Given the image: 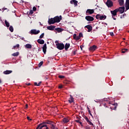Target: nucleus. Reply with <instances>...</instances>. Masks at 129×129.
Segmentation results:
<instances>
[{"label":"nucleus","mask_w":129,"mask_h":129,"mask_svg":"<svg viewBox=\"0 0 129 129\" xmlns=\"http://www.w3.org/2000/svg\"><path fill=\"white\" fill-rule=\"evenodd\" d=\"M117 12H118V10L117 9L110 11V13L112 15V18L113 19V20H116V18H114V17L117 15Z\"/></svg>","instance_id":"nucleus-1"},{"label":"nucleus","mask_w":129,"mask_h":129,"mask_svg":"<svg viewBox=\"0 0 129 129\" xmlns=\"http://www.w3.org/2000/svg\"><path fill=\"white\" fill-rule=\"evenodd\" d=\"M56 46L57 49H58V50H63V49H64V44L62 43H56Z\"/></svg>","instance_id":"nucleus-2"},{"label":"nucleus","mask_w":129,"mask_h":129,"mask_svg":"<svg viewBox=\"0 0 129 129\" xmlns=\"http://www.w3.org/2000/svg\"><path fill=\"white\" fill-rule=\"evenodd\" d=\"M96 18L97 20H105L106 19V16L105 15H100V14H98L96 16Z\"/></svg>","instance_id":"nucleus-3"},{"label":"nucleus","mask_w":129,"mask_h":129,"mask_svg":"<svg viewBox=\"0 0 129 129\" xmlns=\"http://www.w3.org/2000/svg\"><path fill=\"white\" fill-rule=\"evenodd\" d=\"M106 5L108 8H111V7H113V3L111 0H107L106 2Z\"/></svg>","instance_id":"nucleus-4"},{"label":"nucleus","mask_w":129,"mask_h":129,"mask_svg":"<svg viewBox=\"0 0 129 129\" xmlns=\"http://www.w3.org/2000/svg\"><path fill=\"white\" fill-rule=\"evenodd\" d=\"M40 33V30H37L36 29H32L31 30L30 34H32L33 35H38Z\"/></svg>","instance_id":"nucleus-5"},{"label":"nucleus","mask_w":129,"mask_h":129,"mask_svg":"<svg viewBox=\"0 0 129 129\" xmlns=\"http://www.w3.org/2000/svg\"><path fill=\"white\" fill-rule=\"evenodd\" d=\"M116 10H118V12H119L120 14L124 13V7H120L118 9H116Z\"/></svg>","instance_id":"nucleus-6"},{"label":"nucleus","mask_w":129,"mask_h":129,"mask_svg":"<svg viewBox=\"0 0 129 129\" xmlns=\"http://www.w3.org/2000/svg\"><path fill=\"white\" fill-rule=\"evenodd\" d=\"M86 20H87V21H89L90 22H92L93 21H94V18L91 16H86L85 17Z\"/></svg>","instance_id":"nucleus-7"},{"label":"nucleus","mask_w":129,"mask_h":129,"mask_svg":"<svg viewBox=\"0 0 129 129\" xmlns=\"http://www.w3.org/2000/svg\"><path fill=\"white\" fill-rule=\"evenodd\" d=\"M86 14H89L90 15H92V14L94 13V9H88L86 12Z\"/></svg>","instance_id":"nucleus-8"},{"label":"nucleus","mask_w":129,"mask_h":129,"mask_svg":"<svg viewBox=\"0 0 129 129\" xmlns=\"http://www.w3.org/2000/svg\"><path fill=\"white\" fill-rule=\"evenodd\" d=\"M60 18H59V17H58V16H56V17H54V18H53V19H54V22H55V23H59V22H60V21H61V16H60Z\"/></svg>","instance_id":"nucleus-9"},{"label":"nucleus","mask_w":129,"mask_h":129,"mask_svg":"<svg viewBox=\"0 0 129 129\" xmlns=\"http://www.w3.org/2000/svg\"><path fill=\"white\" fill-rule=\"evenodd\" d=\"M48 23L49 25H52L53 24H55V20L54 18H51L48 20Z\"/></svg>","instance_id":"nucleus-10"},{"label":"nucleus","mask_w":129,"mask_h":129,"mask_svg":"<svg viewBox=\"0 0 129 129\" xmlns=\"http://www.w3.org/2000/svg\"><path fill=\"white\" fill-rule=\"evenodd\" d=\"M74 3V5L75 6V7H77V6H78V2L76 0H72L70 2V4H73Z\"/></svg>","instance_id":"nucleus-11"},{"label":"nucleus","mask_w":129,"mask_h":129,"mask_svg":"<svg viewBox=\"0 0 129 129\" xmlns=\"http://www.w3.org/2000/svg\"><path fill=\"white\" fill-rule=\"evenodd\" d=\"M43 52L44 54H46V52L47 51V44L45 43L43 45V46L42 47Z\"/></svg>","instance_id":"nucleus-12"},{"label":"nucleus","mask_w":129,"mask_h":129,"mask_svg":"<svg viewBox=\"0 0 129 129\" xmlns=\"http://www.w3.org/2000/svg\"><path fill=\"white\" fill-rule=\"evenodd\" d=\"M125 8L126 11L129 10V0H126Z\"/></svg>","instance_id":"nucleus-13"},{"label":"nucleus","mask_w":129,"mask_h":129,"mask_svg":"<svg viewBox=\"0 0 129 129\" xmlns=\"http://www.w3.org/2000/svg\"><path fill=\"white\" fill-rule=\"evenodd\" d=\"M85 28L88 29V32H91L92 31V26L89 25L85 26Z\"/></svg>","instance_id":"nucleus-14"},{"label":"nucleus","mask_w":129,"mask_h":129,"mask_svg":"<svg viewBox=\"0 0 129 129\" xmlns=\"http://www.w3.org/2000/svg\"><path fill=\"white\" fill-rule=\"evenodd\" d=\"M97 47L95 45H93L92 47H90L89 50L90 51H95L96 50Z\"/></svg>","instance_id":"nucleus-15"},{"label":"nucleus","mask_w":129,"mask_h":129,"mask_svg":"<svg viewBox=\"0 0 129 129\" xmlns=\"http://www.w3.org/2000/svg\"><path fill=\"white\" fill-rule=\"evenodd\" d=\"M70 98L69 99V102L70 103H72V102H74V98H73V97L71 95H70Z\"/></svg>","instance_id":"nucleus-16"},{"label":"nucleus","mask_w":129,"mask_h":129,"mask_svg":"<svg viewBox=\"0 0 129 129\" xmlns=\"http://www.w3.org/2000/svg\"><path fill=\"white\" fill-rule=\"evenodd\" d=\"M118 3L121 7L124 5V1L123 0H118Z\"/></svg>","instance_id":"nucleus-17"},{"label":"nucleus","mask_w":129,"mask_h":129,"mask_svg":"<svg viewBox=\"0 0 129 129\" xmlns=\"http://www.w3.org/2000/svg\"><path fill=\"white\" fill-rule=\"evenodd\" d=\"M70 47V43H66L64 47L66 51H67V50H68V49H69Z\"/></svg>","instance_id":"nucleus-18"},{"label":"nucleus","mask_w":129,"mask_h":129,"mask_svg":"<svg viewBox=\"0 0 129 129\" xmlns=\"http://www.w3.org/2000/svg\"><path fill=\"white\" fill-rule=\"evenodd\" d=\"M48 124H50L51 128L55 129V123H54L53 122H50V123H48Z\"/></svg>","instance_id":"nucleus-19"},{"label":"nucleus","mask_w":129,"mask_h":129,"mask_svg":"<svg viewBox=\"0 0 129 129\" xmlns=\"http://www.w3.org/2000/svg\"><path fill=\"white\" fill-rule=\"evenodd\" d=\"M37 42L40 44H43L45 43V41H44V40L40 39L37 40Z\"/></svg>","instance_id":"nucleus-20"},{"label":"nucleus","mask_w":129,"mask_h":129,"mask_svg":"<svg viewBox=\"0 0 129 129\" xmlns=\"http://www.w3.org/2000/svg\"><path fill=\"white\" fill-rule=\"evenodd\" d=\"M47 29V30H49L50 31H53V30H54V29H55V26H48Z\"/></svg>","instance_id":"nucleus-21"},{"label":"nucleus","mask_w":129,"mask_h":129,"mask_svg":"<svg viewBox=\"0 0 129 129\" xmlns=\"http://www.w3.org/2000/svg\"><path fill=\"white\" fill-rule=\"evenodd\" d=\"M74 39L75 40H76L77 41H78V40H80V36H77L76 34H74Z\"/></svg>","instance_id":"nucleus-22"},{"label":"nucleus","mask_w":129,"mask_h":129,"mask_svg":"<svg viewBox=\"0 0 129 129\" xmlns=\"http://www.w3.org/2000/svg\"><path fill=\"white\" fill-rule=\"evenodd\" d=\"M12 72H13V71L7 70L4 72V74H5L6 75H7L8 74H11Z\"/></svg>","instance_id":"nucleus-23"},{"label":"nucleus","mask_w":129,"mask_h":129,"mask_svg":"<svg viewBox=\"0 0 129 129\" xmlns=\"http://www.w3.org/2000/svg\"><path fill=\"white\" fill-rule=\"evenodd\" d=\"M25 48H27V49H31L32 48V45L30 44H27L25 45Z\"/></svg>","instance_id":"nucleus-24"},{"label":"nucleus","mask_w":129,"mask_h":129,"mask_svg":"<svg viewBox=\"0 0 129 129\" xmlns=\"http://www.w3.org/2000/svg\"><path fill=\"white\" fill-rule=\"evenodd\" d=\"M63 122L64 123H67V122H69V119H68V118H64L63 119Z\"/></svg>","instance_id":"nucleus-25"},{"label":"nucleus","mask_w":129,"mask_h":129,"mask_svg":"<svg viewBox=\"0 0 129 129\" xmlns=\"http://www.w3.org/2000/svg\"><path fill=\"white\" fill-rule=\"evenodd\" d=\"M5 23L6 27H7V28H9V27H10V23H9V22H8L7 20L5 21Z\"/></svg>","instance_id":"nucleus-26"},{"label":"nucleus","mask_w":129,"mask_h":129,"mask_svg":"<svg viewBox=\"0 0 129 129\" xmlns=\"http://www.w3.org/2000/svg\"><path fill=\"white\" fill-rule=\"evenodd\" d=\"M19 52H16L12 54V56H14V57H17V56H19Z\"/></svg>","instance_id":"nucleus-27"},{"label":"nucleus","mask_w":129,"mask_h":129,"mask_svg":"<svg viewBox=\"0 0 129 129\" xmlns=\"http://www.w3.org/2000/svg\"><path fill=\"white\" fill-rule=\"evenodd\" d=\"M40 124H41L40 126H42V128L45 127V126L46 127V126H47V124H46V122H43L42 123H40Z\"/></svg>","instance_id":"nucleus-28"},{"label":"nucleus","mask_w":129,"mask_h":129,"mask_svg":"<svg viewBox=\"0 0 129 129\" xmlns=\"http://www.w3.org/2000/svg\"><path fill=\"white\" fill-rule=\"evenodd\" d=\"M42 125V124H39L38 126L37 127L36 129H42L43 126H41Z\"/></svg>","instance_id":"nucleus-29"},{"label":"nucleus","mask_w":129,"mask_h":129,"mask_svg":"<svg viewBox=\"0 0 129 129\" xmlns=\"http://www.w3.org/2000/svg\"><path fill=\"white\" fill-rule=\"evenodd\" d=\"M9 30L12 32H14V28L13 27V26H11L9 28Z\"/></svg>","instance_id":"nucleus-30"},{"label":"nucleus","mask_w":129,"mask_h":129,"mask_svg":"<svg viewBox=\"0 0 129 129\" xmlns=\"http://www.w3.org/2000/svg\"><path fill=\"white\" fill-rule=\"evenodd\" d=\"M44 33H42V34L39 36L40 39H43V38L44 37Z\"/></svg>","instance_id":"nucleus-31"},{"label":"nucleus","mask_w":129,"mask_h":129,"mask_svg":"<svg viewBox=\"0 0 129 129\" xmlns=\"http://www.w3.org/2000/svg\"><path fill=\"white\" fill-rule=\"evenodd\" d=\"M126 51H127V49H124L123 50H122V53H125L126 52Z\"/></svg>","instance_id":"nucleus-32"},{"label":"nucleus","mask_w":129,"mask_h":129,"mask_svg":"<svg viewBox=\"0 0 129 129\" xmlns=\"http://www.w3.org/2000/svg\"><path fill=\"white\" fill-rule=\"evenodd\" d=\"M20 47V44H17L13 46V48H19Z\"/></svg>","instance_id":"nucleus-33"},{"label":"nucleus","mask_w":129,"mask_h":129,"mask_svg":"<svg viewBox=\"0 0 129 129\" xmlns=\"http://www.w3.org/2000/svg\"><path fill=\"white\" fill-rule=\"evenodd\" d=\"M42 65H43V61H41V62L39 63L38 66H39V67H41Z\"/></svg>","instance_id":"nucleus-34"},{"label":"nucleus","mask_w":129,"mask_h":129,"mask_svg":"<svg viewBox=\"0 0 129 129\" xmlns=\"http://www.w3.org/2000/svg\"><path fill=\"white\" fill-rule=\"evenodd\" d=\"M33 14H34L33 10H30L29 12V15H33Z\"/></svg>","instance_id":"nucleus-35"},{"label":"nucleus","mask_w":129,"mask_h":129,"mask_svg":"<svg viewBox=\"0 0 129 129\" xmlns=\"http://www.w3.org/2000/svg\"><path fill=\"white\" fill-rule=\"evenodd\" d=\"M57 32H58V33H60V32H62V29H60V28H58L57 29Z\"/></svg>","instance_id":"nucleus-36"},{"label":"nucleus","mask_w":129,"mask_h":129,"mask_svg":"<svg viewBox=\"0 0 129 129\" xmlns=\"http://www.w3.org/2000/svg\"><path fill=\"white\" fill-rule=\"evenodd\" d=\"M85 119L87 122H89V121H90V120H89V119H88L87 117H85Z\"/></svg>","instance_id":"nucleus-37"},{"label":"nucleus","mask_w":129,"mask_h":129,"mask_svg":"<svg viewBox=\"0 0 129 129\" xmlns=\"http://www.w3.org/2000/svg\"><path fill=\"white\" fill-rule=\"evenodd\" d=\"M58 77L60 79H63V78H64V77H65L64 76H59Z\"/></svg>","instance_id":"nucleus-38"},{"label":"nucleus","mask_w":129,"mask_h":129,"mask_svg":"<svg viewBox=\"0 0 129 129\" xmlns=\"http://www.w3.org/2000/svg\"><path fill=\"white\" fill-rule=\"evenodd\" d=\"M83 36V35L82 34V33H80L79 37H80V39L81 38V37H82Z\"/></svg>","instance_id":"nucleus-39"},{"label":"nucleus","mask_w":129,"mask_h":129,"mask_svg":"<svg viewBox=\"0 0 129 129\" xmlns=\"http://www.w3.org/2000/svg\"><path fill=\"white\" fill-rule=\"evenodd\" d=\"M88 123L90 125H93V123H92V122L91 121H89V122H88Z\"/></svg>","instance_id":"nucleus-40"},{"label":"nucleus","mask_w":129,"mask_h":129,"mask_svg":"<svg viewBox=\"0 0 129 129\" xmlns=\"http://www.w3.org/2000/svg\"><path fill=\"white\" fill-rule=\"evenodd\" d=\"M37 10V8L35 7H33V11H36Z\"/></svg>","instance_id":"nucleus-41"},{"label":"nucleus","mask_w":129,"mask_h":129,"mask_svg":"<svg viewBox=\"0 0 129 129\" xmlns=\"http://www.w3.org/2000/svg\"><path fill=\"white\" fill-rule=\"evenodd\" d=\"M55 44H60V43H59V41H58V40H56L55 41Z\"/></svg>","instance_id":"nucleus-42"},{"label":"nucleus","mask_w":129,"mask_h":129,"mask_svg":"<svg viewBox=\"0 0 129 129\" xmlns=\"http://www.w3.org/2000/svg\"><path fill=\"white\" fill-rule=\"evenodd\" d=\"M110 36H113V35H114L113 32H110Z\"/></svg>","instance_id":"nucleus-43"},{"label":"nucleus","mask_w":129,"mask_h":129,"mask_svg":"<svg viewBox=\"0 0 129 129\" xmlns=\"http://www.w3.org/2000/svg\"><path fill=\"white\" fill-rule=\"evenodd\" d=\"M27 119L28 120H32V119L30 118V117L29 116H27Z\"/></svg>","instance_id":"nucleus-44"},{"label":"nucleus","mask_w":129,"mask_h":129,"mask_svg":"<svg viewBox=\"0 0 129 129\" xmlns=\"http://www.w3.org/2000/svg\"><path fill=\"white\" fill-rule=\"evenodd\" d=\"M62 87H63V86L60 85V86L58 87V88L61 89V88H62Z\"/></svg>","instance_id":"nucleus-45"},{"label":"nucleus","mask_w":129,"mask_h":129,"mask_svg":"<svg viewBox=\"0 0 129 129\" xmlns=\"http://www.w3.org/2000/svg\"><path fill=\"white\" fill-rule=\"evenodd\" d=\"M41 83V82H40L39 83H38V84H37V86H40Z\"/></svg>","instance_id":"nucleus-46"},{"label":"nucleus","mask_w":129,"mask_h":129,"mask_svg":"<svg viewBox=\"0 0 129 129\" xmlns=\"http://www.w3.org/2000/svg\"><path fill=\"white\" fill-rule=\"evenodd\" d=\"M34 85H36V86H38V84L37 83H34Z\"/></svg>","instance_id":"nucleus-47"},{"label":"nucleus","mask_w":129,"mask_h":129,"mask_svg":"<svg viewBox=\"0 0 129 129\" xmlns=\"http://www.w3.org/2000/svg\"><path fill=\"white\" fill-rule=\"evenodd\" d=\"M25 108H28V104H26Z\"/></svg>","instance_id":"nucleus-48"},{"label":"nucleus","mask_w":129,"mask_h":129,"mask_svg":"<svg viewBox=\"0 0 129 129\" xmlns=\"http://www.w3.org/2000/svg\"><path fill=\"white\" fill-rule=\"evenodd\" d=\"M50 122H52V121L47 122V123L48 124H49V123H50Z\"/></svg>","instance_id":"nucleus-49"},{"label":"nucleus","mask_w":129,"mask_h":129,"mask_svg":"<svg viewBox=\"0 0 129 129\" xmlns=\"http://www.w3.org/2000/svg\"><path fill=\"white\" fill-rule=\"evenodd\" d=\"M22 40H25V38H24V37L22 38Z\"/></svg>","instance_id":"nucleus-50"},{"label":"nucleus","mask_w":129,"mask_h":129,"mask_svg":"<svg viewBox=\"0 0 129 129\" xmlns=\"http://www.w3.org/2000/svg\"><path fill=\"white\" fill-rule=\"evenodd\" d=\"M46 129H49V127H47V126H46Z\"/></svg>","instance_id":"nucleus-51"},{"label":"nucleus","mask_w":129,"mask_h":129,"mask_svg":"<svg viewBox=\"0 0 129 129\" xmlns=\"http://www.w3.org/2000/svg\"><path fill=\"white\" fill-rule=\"evenodd\" d=\"M80 48H81V50H82V46H80Z\"/></svg>","instance_id":"nucleus-52"},{"label":"nucleus","mask_w":129,"mask_h":129,"mask_svg":"<svg viewBox=\"0 0 129 129\" xmlns=\"http://www.w3.org/2000/svg\"><path fill=\"white\" fill-rule=\"evenodd\" d=\"M31 85V84H30V83L27 84V85Z\"/></svg>","instance_id":"nucleus-53"},{"label":"nucleus","mask_w":129,"mask_h":129,"mask_svg":"<svg viewBox=\"0 0 129 129\" xmlns=\"http://www.w3.org/2000/svg\"><path fill=\"white\" fill-rule=\"evenodd\" d=\"M0 83H2V80L0 79Z\"/></svg>","instance_id":"nucleus-54"},{"label":"nucleus","mask_w":129,"mask_h":129,"mask_svg":"<svg viewBox=\"0 0 129 129\" xmlns=\"http://www.w3.org/2000/svg\"><path fill=\"white\" fill-rule=\"evenodd\" d=\"M90 115H91V116H92V114H91V113H90Z\"/></svg>","instance_id":"nucleus-55"},{"label":"nucleus","mask_w":129,"mask_h":129,"mask_svg":"<svg viewBox=\"0 0 129 129\" xmlns=\"http://www.w3.org/2000/svg\"><path fill=\"white\" fill-rule=\"evenodd\" d=\"M79 123H80V124H82V122H79Z\"/></svg>","instance_id":"nucleus-56"},{"label":"nucleus","mask_w":129,"mask_h":129,"mask_svg":"<svg viewBox=\"0 0 129 129\" xmlns=\"http://www.w3.org/2000/svg\"><path fill=\"white\" fill-rule=\"evenodd\" d=\"M4 10H8V9L5 8V9H4Z\"/></svg>","instance_id":"nucleus-57"},{"label":"nucleus","mask_w":129,"mask_h":129,"mask_svg":"<svg viewBox=\"0 0 129 129\" xmlns=\"http://www.w3.org/2000/svg\"><path fill=\"white\" fill-rule=\"evenodd\" d=\"M77 122H80L79 120H77Z\"/></svg>","instance_id":"nucleus-58"},{"label":"nucleus","mask_w":129,"mask_h":129,"mask_svg":"<svg viewBox=\"0 0 129 129\" xmlns=\"http://www.w3.org/2000/svg\"><path fill=\"white\" fill-rule=\"evenodd\" d=\"M89 113H90V110H89Z\"/></svg>","instance_id":"nucleus-59"},{"label":"nucleus","mask_w":129,"mask_h":129,"mask_svg":"<svg viewBox=\"0 0 129 129\" xmlns=\"http://www.w3.org/2000/svg\"><path fill=\"white\" fill-rule=\"evenodd\" d=\"M123 39L125 40V38H123Z\"/></svg>","instance_id":"nucleus-60"},{"label":"nucleus","mask_w":129,"mask_h":129,"mask_svg":"<svg viewBox=\"0 0 129 129\" xmlns=\"http://www.w3.org/2000/svg\"><path fill=\"white\" fill-rule=\"evenodd\" d=\"M109 104H111L110 102L109 103Z\"/></svg>","instance_id":"nucleus-61"},{"label":"nucleus","mask_w":129,"mask_h":129,"mask_svg":"<svg viewBox=\"0 0 129 129\" xmlns=\"http://www.w3.org/2000/svg\"><path fill=\"white\" fill-rule=\"evenodd\" d=\"M114 1H115V0H114Z\"/></svg>","instance_id":"nucleus-62"}]
</instances>
